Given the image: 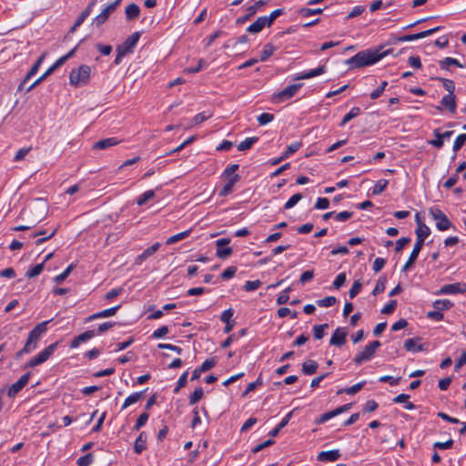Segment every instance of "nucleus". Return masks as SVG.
Returning <instances> with one entry per match:
<instances>
[{"mask_svg":"<svg viewBox=\"0 0 466 466\" xmlns=\"http://www.w3.org/2000/svg\"><path fill=\"white\" fill-rule=\"evenodd\" d=\"M382 49L383 47L380 46L376 49H367L360 51L352 57L346 60L345 63L350 66V68H360L363 66L374 65L381 58L389 55L391 51L390 49L384 51Z\"/></svg>","mask_w":466,"mask_h":466,"instance_id":"nucleus-1","label":"nucleus"},{"mask_svg":"<svg viewBox=\"0 0 466 466\" xmlns=\"http://www.w3.org/2000/svg\"><path fill=\"white\" fill-rule=\"evenodd\" d=\"M25 215L30 216L29 226L20 225L15 227L12 228L14 231H25L34 228L38 222L42 221L46 218V206L45 203L39 201L23 209L19 218H22Z\"/></svg>","mask_w":466,"mask_h":466,"instance_id":"nucleus-2","label":"nucleus"},{"mask_svg":"<svg viewBox=\"0 0 466 466\" xmlns=\"http://www.w3.org/2000/svg\"><path fill=\"white\" fill-rule=\"evenodd\" d=\"M415 232L417 239L407 262L402 267V271H407L414 264L424 245L425 238L431 234V229L424 223H419V228Z\"/></svg>","mask_w":466,"mask_h":466,"instance_id":"nucleus-3","label":"nucleus"},{"mask_svg":"<svg viewBox=\"0 0 466 466\" xmlns=\"http://www.w3.org/2000/svg\"><path fill=\"white\" fill-rule=\"evenodd\" d=\"M91 68L86 65L73 69L69 75V82L74 86H85L90 78Z\"/></svg>","mask_w":466,"mask_h":466,"instance_id":"nucleus-4","label":"nucleus"},{"mask_svg":"<svg viewBox=\"0 0 466 466\" xmlns=\"http://www.w3.org/2000/svg\"><path fill=\"white\" fill-rule=\"evenodd\" d=\"M429 214L436 222V228L440 231H445L453 227L448 217L440 208L432 207L429 208Z\"/></svg>","mask_w":466,"mask_h":466,"instance_id":"nucleus-5","label":"nucleus"},{"mask_svg":"<svg viewBox=\"0 0 466 466\" xmlns=\"http://www.w3.org/2000/svg\"><path fill=\"white\" fill-rule=\"evenodd\" d=\"M51 320L43 321L37 324L29 333L28 338L26 339L24 350H28L30 348H35V343L38 339L44 334L47 329V324Z\"/></svg>","mask_w":466,"mask_h":466,"instance_id":"nucleus-6","label":"nucleus"},{"mask_svg":"<svg viewBox=\"0 0 466 466\" xmlns=\"http://www.w3.org/2000/svg\"><path fill=\"white\" fill-rule=\"evenodd\" d=\"M302 84H293L288 86L279 93L273 95L272 102L280 103L291 98L297 94V92L299 90Z\"/></svg>","mask_w":466,"mask_h":466,"instance_id":"nucleus-7","label":"nucleus"},{"mask_svg":"<svg viewBox=\"0 0 466 466\" xmlns=\"http://www.w3.org/2000/svg\"><path fill=\"white\" fill-rule=\"evenodd\" d=\"M30 375V372H26L22 375L16 382L13 383L7 390V396L9 398H15L28 383Z\"/></svg>","mask_w":466,"mask_h":466,"instance_id":"nucleus-8","label":"nucleus"},{"mask_svg":"<svg viewBox=\"0 0 466 466\" xmlns=\"http://www.w3.org/2000/svg\"><path fill=\"white\" fill-rule=\"evenodd\" d=\"M441 28V26H436L434 28H431V29H429V30H425V31H422V32H420V33H417V34L405 35L398 36V37H396L395 40L397 42H409V41H413V40L424 38L426 36H429V35H431L440 31Z\"/></svg>","mask_w":466,"mask_h":466,"instance_id":"nucleus-9","label":"nucleus"},{"mask_svg":"<svg viewBox=\"0 0 466 466\" xmlns=\"http://www.w3.org/2000/svg\"><path fill=\"white\" fill-rule=\"evenodd\" d=\"M116 7L117 5L115 3L109 4L93 19V25L99 27L105 24L109 15L116 11Z\"/></svg>","mask_w":466,"mask_h":466,"instance_id":"nucleus-10","label":"nucleus"},{"mask_svg":"<svg viewBox=\"0 0 466 466\" xmlns=\"http://www.w3.org/2000/svg\"><path fill=\"white\" fill-rule=\"evenodd\" d=\"M465 283L456 282L452 284H447L442 286L438 291L435 292L436 295H444V294H457L465 292Z\"/></svg>","mask_w":466,"mask_h":466,"instance_id":"nucleus-11","label":"nucleus"},{"mask_svg":"<svg viewBox=\"0 0 466 466\" xmlns=\"http://www.w3.org/2000/svg\"><path fill=\"white\" fill-rule=\"evenodd\" d=\"M347 334L345 329L337 328L329 339V345L337 348L343 347L346 342Z\"/></svg>","mask_w":466,"mask_h":466,"instance_id":"nucleus-12","label":"nucleus"},{"mask_svg":"<svg viewBox=\"0 0 466 466\" xmlns=\"http://www.w3.org/2000/svg\"><path fill=\"white\" fill-rule=\"evenodd\" d=\"M45 58V55L43 54L36 61L35 63L33 65V66L31 67V69L27 72V74L25 75V78L23 79V81L20 83V85L18 86L17 87V92H22L23 90H25V84L26 82L32 77L34 76L38 69H39V66H41V64L43 63V60Z\"/></svg>","mask_w":466,"mask_h":466,"instance_id":"nucleus-13","label":"nucleus"},{"mask_svg":"<svg viewBox=\"0 0 466 466\" xmlns=\"http://www.w3.org/2000/svg\"><path fill=\"white\" fill-rule=\"evenodd\" d=\"M139 38H140V33L134 32L123 42L122 45L118 46L117 47L120 48L122 51H124L125 54L131 53L133 51V48L137 44Z\"/></svg>","mask_w":466,"mask_h":466,"instance_id":"nucleus-14","label":"nucleus"},{"mask_svg":"<svg viewBox=\"0 0 466 466\" xmlns=\"http://www.w3.org/2000/svg\"><path fill=\"white\" fill-rule=\"evenodd\" d=\"M52 352L53 351H40V353L25 363V368H35L46 362L52 355Z\"/></svg>","mask_w":466,"mask_h":466,"instance_id":"nucleus-15","label":"nucleus"},{"mask_svg":"<svg viewBox=\"0 0 466 466\" xmlns=\"http://www.w3.org/2000/svg\"><path fill=\"white\" fill-rule=\"evenodd\" d=\"M160 248V243L157 242L147 248L140 255L136 258L135 264L141 265L146 259L153 256Z\"/></svg>","mask_w":466,"mask_h":466,"instance_id":"nucleus-16","label":"nucleus"},{"mask_svg":"<svg viewBox=\"0 0 466 466\" xmlns=\"http://www.w3.org/2000/svg\"><path fill=\"white\" fill-rule=\"evenodd\" d=\"M266 4L265 1L263 0H258L253 5H250L248 8V13L242 16V17H239L237 19V23L238 24H242V23H245L246 21H248L249 19H251V17H253L256 13L258 12V10L263 6L264 5Z\"/></svg>","mask_w":466,"mask_h":466,"instance_id":"nucleus-17","label":"nucleus"},{"mask_svg":"<svg viewBox=\"0 0 466 466\" xmlns=\"http://www.w3.org/2000/svg\"><path fill=\"white\" fill-rule=\"evenodd\" d=\"M95 4H96V2L92 1L91 3H89L87 7L84 11H82L80 13V15H78V17L76 20L75 24L70 28L69 33H74L77 29V27H79L84 23V21L87 18V16L92 12V8L95 5Z\"/></svg>","mask_w":466,"mask_h":466,"instance_id":"nucleus-18","label":"nucleus"},{"mask_svg":"<svg viewBox=\"0 0 466 466\" xmlns=\"http://www.w3.org/2000/svg\"><path fill=\"white\" fill-rule=\"evenodd\" d=\"M340 457L339 450L324 451L318 454V460L319 461H335Z\"/></svg>","mask_w":466,"mask_h":466,"instance_id":"nucleus-19","label":"nucleus"},{"mask_svg":"<svg viewBox=\"0 0 466 466\" xmlns=\"http://www.w3.org/2000/svg\"><path fill=\"white\" fill-rule=\"evenodd\" d=\"M95 335H96L95 330H86L84 333L75 337L70 343V347L77 348L81 342H85V341L94 338Z\"/></svg>","mask_w":466,"mask_h":466,"instance_id":"nucleus-20","label":"nucleus"},{"mask_svg":"<svg viewBox=\"0 0 466 466\" xmlns=\"http://www.w3.org/2000/svg\"><path fill=\"white\" fill-rule=\"evenodd\" d=\"M441 104L447 108L451 114L456 111V96L454 94H448L441 98Z\"/></svg>","mask_w":466,"mask_h":466,"instance_id":"nucleus-21","label":"nucleus"},{"mask_svg":"<svg viewBox=\"0 0 466 466\" xmlns=\"http://www.w3.org/2000/svg\"><path fill=\"white\" fill-rule=\"evenodd\" d=\"M265 26H268L266 16H259L247 28V31L251 34H257L259 33Z\"/></svg>","mask_w":466,"mask_h":466,"instance_id":"nucleus-22","label":"nucleus"},{"mask_svg":"<svg viewBox=\"0 0 466 466\" xmlns=\"http://www.w3.org/2000/svg\"><path fill=\"white\" fill-rule=\"evenodd\" d=\"M240 179L239 175L235 174L233 177L229 178L228 183L220 189L218 195L220 197H226L229 195L233 191V187L235 184Z\"/></svg>","mask_w":466,"mask_h":466,"instance_id":"nucleus-23","label":"nucleus"},{"mask_svg":"<svg viewBox=\"0 0 466 466\" xmlns=\"http://www.w3.org/2000/svg\"><path fill=\"white\" fill-rule=\"evenodd\" d=\"M118 143H119V140L116 137H108V138L101 139V140L96 142L93 145V148L98 149V150H103L107 147L116 146Z\"/></svg>","mask_w":466,"mask_h":466,"instance_id":"nucleus-24","label":"nucleus"},{"mask_svg":"<svg viewBox=\"0 0 466 466\" xmlns=\"http://www.w3.org/2000/svg\"><path fill=\"white\" fill-rule=\"evenodd\" d=\"M147 434L144 431L140 432L134 444V451L137 454L142 453L147 449Z\"/></svg>","mask_w":466,"mask_h":466,"instance_id":"nucleus-25","label":"nucleus"},{"mask_svg":"<svg viewBox=\"0 0 466 466\" xmlns=\"http://www.w3.org/2000/svg\"><path fill=\"white\" fill-rule=\"evenodd\" d=\"M126 18L128 21L137 19L140 15V8L137 4H129L125 9Z\"/></svg>","mask_w":466,"mask_h":466,"instance_id":"nucleus-26","label":"nucleus"},{"mask_svg":"<svg viewBox=\"0 0 466 466\" xmlns=\"http://www.w3.org/2000/svg\"><path fill=\"white\" fill-rule=\"evenodd\" d=\"M326 72V67L325 66H319L318 68H315V69H312V70H309V72H305V73H301L300 75H299L298 76H296V80H300V79H309V78H312V77H315V76H320L322 75L323 73Z\"/></svg>","mask_w":466,"mask_h":466,"instance_id":"nucleus-27","label":"nucleus"},{"mask_svg":"<svg viewBox=\"0 0 466 466\" xmlns=\"http://www.w3.org/2000/svg\"><path fill=\"white\" fill-rule=\"evenodd\" d=\"M120 307H121L120 305H117L116 307L104 309L102 311H99L97 313L91 315L88 318V319L91 320V319H95L108 318V317L114 316L116 313V311L120 309Z\"/></svg>","mask_w":466,"mask_h":466,"instance_id":"nucleus-28","label":"nucleus"},{"mask_svg":"<svg viewBox=\"0 0 466 466\" xmlns=\"http://www.w3.org/2000/svg\"><path fill=\"white\" fill-rule=\"evenodd\" d=\"M147 390H142V391H138V392H134L132 394H130L127 398H126L124 403H123V406H122V410L127 408L128 406L139 401L143 397H144V394L146 392Z\"/></svg>","mask_w":466,"mask_h":466,"instance_id":"nucleus-29","label":"nucleus"},{"mask_svg":"<svg viewBox=\"0 0 466 466\" xmlns=\"http://www.w3.org/2000/svg\"><path fill=\"white\" fill-rule=\"evenodd\" d=\"M319 365L315 360H309L302 364V372L305 375H312L317 371Z\"/></svg>","mask_w":466,"mask_h":466,"instance_id":"nucleus-30","label":"nucleus"},{"mask_svg":"<svg viewBox=\"0 0 466 466\" xmlns=\"http://www.w3.org/2000/svg\"><path fill=\"white\" fill-rule=\"evenodd\" d=\"M191 233V229H188V230H186V231H183V232H180L178 234H176L174 236H171L169 237L167 240H166V244L167 245H172V244H175L186 238H187Z\"/></svg>","mask_w":466,"mask_h":466,"instance_id":"nucleus-31","label":"nucleus"},{"mask_svg":"<svg viewBox=\"0 0 466 466\" xmlns=\"http://www.w3.org/2000/svg\"><path fill=\"white\" fill-rule=\"evenodd\" d=\"M386 283H387L386 276L385 275L380 276L379 278V279L377 280V283L372 290V295L377 296L380 293L383 292L385 289V287H386Z\"/></svg>","mask_w":466,"mask_h":466,"instance_id":"nucleus-32","label":"nucleus"},{"mask_svg":"<svg viewBox=\"0 0 466 466\" xmlns=\"http://www.w3.org/2000/svg\"><path fill=\"white\" fill-rule=\"evenodd\" d=\"M301 146L302 143L300 141L290 144L289 146H288L286 151L280 156V159L288 158L290 155L297 152L301 147Z\"/></svg>","mask_w":466,"mask_h":466,"instance_id":"nucleus-33","label":"nucleus"},{"mask_svg":"<svg viewBox=\"0 0 466 466\" xmlns=\"http://www.w3.org/2000/svg\"><path fill=\"white\" fill-rule=\"evenodd\" d=\"M441 69H448L450 66H456L458 67H463L460 61L456 58L446 57L439 62Z\"/></svg>","mask_w":466,"mask_h":466,"instance_id":"nucleus-34","label":"nucleus"},{"mask_svg":"<svg viewBox=\"0 0 466 466\" xmlns=\"http://www.w3.org/2000/svg\"><path fill=\"white\" fill-rule=\"evenodd\" d=\"M453 303L449 299H437L433 302V308L435 309H439L441 312L451 309Z\"/></svg>","mask_w":466,"mask_h":466,"instance_id":"nucleus-35","label":"nucleus"},{"mask_svg":"<svg viewBox=\"0 0 466 466\" xmlns=\"http://www.w3.org/2000/svg\"><path fill=\"white\" fill-rule=\"evenodd\" d=\"M375 351H362L361 353L356 355V357L353 359V361L356 365H360L364 361L370 360L373 353Z\"/></svg>","mask_w":466,"mask_h":466,"instance_id":"nucleus-36","label":"nucleus"},{"mask_svg":"<svg viewBox=\"0 0 466 466\" xmlns=\"http://www.w3.org/2000/svg\"><path fill=\"white\" fill-rule=\"evenodd\" d=\"M44 267H45V261L35 265L34 267H32L31 268H29L27 270V272L25 273L26 277H28L29 279H32V278H35V277L40 275L44 269Z\"/></svg>","mask_w":466,"mask_h":466,"instance_id":"nucleus-37","label":"nucleus"},{"mask_svg":"<svg viewBox=\"0 0 466 466\" xmlns=\"http://www.w3.org/2000/svg\"><path fill=\"white\" fill-rule=\"evenodd\" d=\"M360 113V109L357 106H354L350 109V111L344 116L340 122V126H345L348 122H350L354 117L358 116Z\"/></svg>","mask_w":466,"mask_h":466,"instance_id":"nucleus-38","label":"nucleus"},{"mask_svg":"<svg viewBox=\"0 0 466 466\" xmlns=\"http://www.w3.org/2000/svg\"><path fill=\"white\" fill-rule=\"evenodd\" d=\"M366 384V381H360L350 388H347V389H344V390H340L338 391V394L341 393V392H344L346 394H349V395H353V394H356L357 392H359L363 387L364 385Z\"/></svg>","mask_w":466,"mask_h":466,"instance_id":"nucleus-39","label":"nucleus"},{"mask_svg":"<svg viewBox=\"0 0 466 466\" xmlns=\"http://www.w3.org/2000/svg\"><path fill=\"white\" fill-rule=\"evenodd\" d=\"M155 197V191L150 189L144 192L139 198L137 199V204L138 206L145 205L147 201L151 200Z\"/></svg>","mask_w":466,"mask_h":466,"instance_id":"nucleus-40","label":"nucleus"},{"mask_svg":"<svg viewBox=\"0 0 466 466\" xmlns=\"http://www.w3.org/2000/svg\"><path fill=\"white\" fill-rule=\"evenodd\" d=\"M54 71L51 70V67H49L41 76H39L37 79H35L29 86L25 88V92L31 91L33 88H35L36 86H38L40 83H42L48 76H50Z\"/></svg>","mask_w":466,"mask_h":466,"instance_id":"nucleus-41","label":"nucleus"},{"mask_svg":"<svg viewBox=\"0 0 466 466\" xmlns=\"http://www.w3.org/2000/svg\"><path fill=\"white\" fill-rule=\"evenodd\" d=\"M276 47L272 44H267L264 46L260 56V61H266L269 56L273 55Z\"/></svg>","mask_w":466,"mask_h":466,"instance_id":"nucleus-42","label":"nucleus"},{"mask_svg":"<svg viewBox=\"0 0 466 466\" xmlns=\"http://www.w3.org/2000/svg\"><path fill=\"white\" fill-rule=\"evenodd\" d=\"M258 141V137H248L246 138L244 141L240 142L238 146V149L239 151H245V150H248L249 149L255 142Z\"/></svg>","mask_w":466,"mask_h":466,"instance_id":"nucleus-43","label":"nucleus"},{"mask_svg":"<svg viewBox=\"0 0 466 466\" xmlns=\"http://www.w3.org/2000/svg\"><path fill=\"white\" fill-rule=\"evenodd\" d=\"M329 328L328 324L315 325L313 327V336L315 339H321L325 335V329Z\"/></svg>","mask_w":466,"mask_h":466,"instance_id":"nucleus-44","label":"nucleus"},{"mask_svg":"<svg viewBox=\"0 0 466 466\" xmlns=\"http://www.w3.org/2000/svg\"><path fill=\"white\" fill-rule=\"evenodd\" d=\"M388 184L389 182L387 179H380L379 181H377L372 188V195L381 194L387 187Z\"/></svg>","mask_w":466,"mask_h":466,"instance_id":"nucleus-45","label":"nucleus"},{"mask_svg":"<svg viewBox=\"0 0 466 466\" xmlns=\"http://www.w3.org/2000/svg\"><path fill=\"white\" fill-rule=\"evenodd\" d=\"M203 394L204 392L201 387L195 389L194 392L189 396V405L196 404L203 397Z\"/></svg>","mask_w":466,"mask_h":466,"instance_id":"nucleus-46","label":"nucleus"},{"mask_svg":"<svg viewBox=\"0 0 466 466\" xmlns=\"http://www.w3.org/2000/svg\"><path fill=\"white\" fill-rule=\"evenodd\" d=\"M263 384L261 376H259L256 381L248 384L246 390L242 392V397H246L249 392L257 389V387Z\"/></svg>","mask_w":466,"mask_h":466,"instance_id":"nucleus-47","label":"nucleus"},{"mask_svg":"<svg viewBox=\"0 0 466 466\" xmlns=\"http://www.w3.org/2000/svg\"><path fill=\"white\" fill-rule=\"evenodd\" d=\"M303 198L302 194L297 193L294 194L284 205V209L292 208L294 206L298 204L299 200Z\"/></svg>","mask_w":466,"mask_h":466,"instance_id":"nucleus-48","label":"nucleus"},{"mask_svg":"<svg viewBox=\"0 0 466 466\" xmlns=\"http://www.w3.org/2000/svg\"><path fill=\"white\" fill-rule=\"evenodd\" d=\"M434 136L436 139L429 141V144L433 146L436 148H441L443 147L444 141L441 136V132L439 129L434 130Z\"/></svg>","mask_w":466,"mask_h":466,"instance_id":"nucleus-49","label":"nucleus"},{"mask_svg":"<svg viewBox=\"0 0 466 466\" xmlns=\"http://www.w3.org/2000/svg\"><path fill=\"white\" fill-rule=\"evenodd\" d=\"M74 268V264L69 265L61 274L55 277V282L61 283L64 281L70 275Z\"/></svg>","mask_w":466,"mask_h":466,"instance_id":"nucleus-50","label":"nucleus"},{"mask_svg":"<svg viewBox=\"0 0 466 466\" xmlns=\"http://www.w3.org/2000/svg\"><path fill=\"white\" fill-rule=\"evenodd\" d=\"M148 417H149L148 413H147V412L141 413L139 415V417L137 418L136 424L133 427V430L139 431L140 428H142L147 423Z\"/></svg>","mask_w":466,"mask_h":466,"instance_id":"nucleus-51","label":"nucleus"},{"mask_svg":"<svg viewBox=\"0 0 466 466\" xmlns=\"http://www.w3.org/2000/svg\"><path fill=\"white\" fill-rule=\"evenodd\" d=\"M436 79L442 83L444 88L449 92V94H454L455 85L452 80L444 77H438Z\"/></svg>","mask_w":466,"mask_h":466,"instance_id":"nucleus-52","label":"nucleus"},{"mask_svg":"<svg viewBox=\"0 0 466 466\" xmlns=\"http://www.w3.org/2000/svg\"><path fill=\"white\" fill-rule=\"evenodd\" d=\"M362 283L360 279L355 280L352 287L349 290V296L350 299H354L361 290Z\"/></svg>","mask_w":466,"mask_h":466,"instance_id":"nucleus-53","label":"nucleus"},{"mask_svg":"<svg viewBox=\"0 0 466 466\" xmlns=\"http://www.w3.org/2000/svg\"><path fill=\"white\" fill-rule=\"evenodd\" d=\"M336 301H337V299H336L335 297L329 296V297H326V298H324L322 299H319L317 301V304L319 307L328 308V307L333 306L336 303Z\"/></svg>","mask_w":466,"mask_h":466,"instance_id":"nucleus-54","label":"nucleus"},{"mask_svg":"<svg viewBox=\"0 0 466 466\" xmlns=\"http://www.w3.org/2000/svg\"><path fill=\"white\" fill-rule=\"evenodd\" d=\"M388 86V82L387 81H383L381 82V84L374 90L370 93V98L372 100H375L377 98H379L382 93L384 92L385 88L387 87Z\"/></svg>","mask_w":466,"mask_h":466,"instance_id":"nucleus-55","label":"nucleus"},{"mask_svg":"<svg viewBox=\"0 0 466 466\" xmlns=\"http://www.w3.org/2000/svg\"><path fill=\"white\" fill-rule=\"evenodd\" d=\"M323 11L322 8H315V9H311V8H301L299 9V14L301 15V16H304V17H308L309 15H319V14H321Z\"/></svg>","mask_w":466,"mask_h":466,"instance_id":"nucleus-56","label":"nucleus"},{"mask_svg":"<svg viewBox=\"0 0 466 466\" xmlns=\"http://www.w3.org/2000/svg\"><path fill=\"white\" fill-rule=\"evenodd\" d=\"M94 460V456L91 453H87L77 459L76 464L78 466H89Z\"/></svg>","mask_w":466,"mask_h":466,"instance_id":"nucleus-57","label":"nucleus"},{"mask_svg":"<svg viewBox=\"0 0 466 466\" xmlns=\"http://www.w3.org/2000/svg\"><path fill=\"white\" fill-rule=\"evenodd\" d=\"M232 254V248L227 246L217 248L216 255L218 258L225 259Z\"/></svg>","mask_w":466,"mask_h":466,"instance_id":"nucleus-58","label":"nucleus"},{"mask_svg":"<svg viewBox=\"0 0 466 466\" xmlns=\"http://www.w3.org/2000/svg\"><path fill=\"white\" fill-rule=\"evenodd\" d=\"M258 122L260 126L267 125L274 119V115L269 113H262L258 116Z\"/></svg>","mask_w":466,"mask_h":466,"instance_id":"nucleus-59","label":"nucleus"},{"mask_svg":"<svg viewBox=\"0 0 466 466\" xmlns=\"http://www.w3.org/2000/svg\"><path fill=\"white\" fill-rule=\"evenodd\" d=\"M261 281L257 279V280H248L246 281L245 285H244V289L248 292H250V291H253V290H256L257 289H258L260 286H261Z\"/></svg>","mask_w":466,"mask_h":466,"instance_id":"nucleus-60","label":"nucleus"},{"mask_svg":"<svg viewBox=\"0 0 466 466\" xmlns=\"http://www.w3.org/2000/svg\"><path fill=\"white\" fill-rule=\"evenodd\" d=\"M335 416H336V414H335L334 410H330L329 412H325V413L321 414L318 419H316L315 423L317 425L322 424V423L326 422L327 420L334 418Z\"/></svg>","mask_w":466,"mask_h":466,"instance_id":"nucleus-61","label":"nucleus"},{"mask_svg":"<svg viewBox=\"0 0 466 466\" xmlns=\"http://www.w3.org/2000/svg\"><path fill=\"white\" fill-rule=\"evenodd\" d=\"M465 142H466V134H461V135L458 136L453 144V147H452L453 151L454 152L459 151L463 147Z\"/></svg>","mask_w":466,"mask_h":466,"instance_id":"nucleus-62","label":"nucleus"},{"mask_svg":"<svg viewBox=\"0 0 466 466\" xmlns=\"http://www.w3.org/2000/svg\"><path fill=\"white\" fill-rule=\"evenodd\" d=\"M211 114H208V115H205V113H198L197 114L193 119H192V123H191V126H197V125H199L201 124L202 122H204L205 120L208 119L211 117Z\"/></svg>","mask_w":466,"mask_h":466,"instance_id":"nucleus-63","label":"nucleus"},{"mask_svg":"<svg viewBox=\"0 0 466 466\" xmlns=\"http://www.w3.org/2000/svg\"><path fill=\"white\" fill-rule=\"evenodd\" d=\"M216 365L215 359H208L206 360L202 365L198 368V371L206 372L211 370Z\"/></svg>","mask_w":466,"mask_h":466,"instance_id":"nucleus-64","label":"nucleus"}]
</instances>
